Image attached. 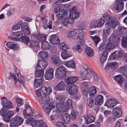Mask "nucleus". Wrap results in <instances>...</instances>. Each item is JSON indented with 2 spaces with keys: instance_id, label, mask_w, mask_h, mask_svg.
Here are the masks:
<instances>
[{
  "instance_id": "f257e3e1",
  "label": "nucleus",
  "mask_w": 127,
  "mask_h": 127,
  "mask_svg": "<svg viewBox=\"0 0 127 127\" xmlns=\"http://www.w3.org/2000/svg\"><path fill=\"white\" fill-rule=\"evenodd\" d=\"M38 100L41 104L44 110L49 114L51 110L55 108L54 102L51 100L49 96L44 95L40 98H38Z\"/></svg>"
},
{
  "instance_id": "f03ea898",
  "label": "nucleus",
  "mask_w": 127,
  "mask_h": 127,
  "mask_svg": "<svg viewBox=\"0 0 127 127\" xmlns=\"http://www.w3.org/2000/svg\"><path fill=\"white\" fill-rule=\"evenodd\" d=\"M85 70L81 72L80 73V76L82 80H90V78L89 77V75L94 79V80H98L99 78L97 74L94 71L90 70L88 67L86 65L83 66Z\"/></svg>"
},
{
  "instance_id": "7ed1b4c3",
  "label": "nucleus",
  "mask_w": 127,
  "mask_h": 127,
  "mask_svg": "<svg viewBox=\"0 0 127 127\" xmlns=\"http://www.w3.org/2000/svg\"><path fill=\"white\" fill-rule=\"evenodd\" d=\"M83 30L76 29L69 31L67 33V36L69 38H72L75 39H82L84 36Z\"/></svg>"
},
{
  "instance_id": "20e7f679",
  "label": "nucleus",
  "mask_w": 127,
  "mask_h": 127,
  "mask_svg": "<svg viewBox=\"0 0 127 127\" xmlns=\"http://www.w3.org/2000/svg\"><path fill=\"white\" fill-rule=\"evenodd\" d=\"M56 0L53 4V5L55 8V11L56 13V16L57 17H60V15L61 16L64 14V7L65 6V5L60 4L59 1V0Z\"/></svg>"
},
{
  "instance_id": "39448f33",
  "label": "nucleus",
  "mask_w": 127,
  "mask_h": 127,
  "mask_svg": "<svg viewBox=\"0 0 127 127\" xmlns=\"http://www.w3.org/2000/svg\"><path fill=\"white\" fill-rule=\"evenodd\" d=\"M103 17L106 21V25L111 28H115L118 24L117 21L114 20L110 15L107 14H104Z\"/></svg>"
},
{
  "instance_id": "423d86ee",
  "label": "nucleus",
  "mask_w": 127,
  "mask_h": 127,
  "mask_svg": "<svg viewBox=\"0 0 127 127\" xmlns=\"http://www.w3.org/2000/svg\"><path fill=\"white\" fill-rule=\"evenodd\" d=\"M24 119L19 116H16L12 118L10 122V126L11 127H17L22 124Z\"/></svg>"
},
{
  "instance_id": "0eeeda50",
  "label": "nucleus",
  "mask_w": 127,
  "mask_h": 127,
  "mask_svg": "<svg viewBox=\"0 0 127 127\" xmlns=\"http://www.w3.org/2000/svg\"><path fill=\"white\" fill-rule=\"evenodd\" d=\"M67 72L65 67L62 65L61 66L58 67L56 70V76L57 78L61 79L66 75Z\"/></svg>"
},
{
  "instance_id": "6e6552de",
  "label": "nucleus",
  "mask_w": 127,
  "mask_h": 127,
  "mask_svg": "<svg viewBox=\"0 0 127 127\" xmlns=\"http://www.w3.org/2000/svg\"><path fill=\"white\" fill-rule=\"evenodd\" d=\"M79 14L77 11L75 6L73 7L70 10L69 15V18L71 20L73 21L76 18H78L79 17Z\"/></svg>"
},
{
  "instance_id": "1a4fd4ad",
  "label": "nucleus",
  "mask_w": 127,
  "mask_h": 127,
  "mask_svg": "<svg viewBox=\"0 0 127 127\" xmlns=\"http://www.w3.org/2000/svg\"><path fill=\"white\" fill-rule=\"evenodd\" d=\"M56 108L57 110L56 111H58V112H66L68 109L64 102H60L58 103L57 105Z\"/></svg>"
},
{
  "instance_id": "9d476101",
  "label": "nucleus",
  "mask_w": 127,
  "mask_h": 127,
  "mask_svg": "<svg viewBox=\"0 0 127 127\" xmlns=\"http://www.w3.org/2000/svg\"><path fill=\"white\" fill-rule=\"evenodd\" d=\"M64 15V12L63 15L61 16V15H60V17H57L58 19H61V23L63 26H66L69 23L72 24L73 23L72 20H71L69 18H68L67 17V16L65 15L64 17H63Z\"/></svg>"
},
{
  "instance_id": "9b49d317",
  "label": "nucleus",
  "mask_w": 127,
  "mask_h": 127,
  "mask_svg": "<svg viewBox=\"0 0 127 127\" xmlns=\"http://www.w3.org/2000/svg\"><path fill=\"white\" fill-rule=\"evenodd\" d=\"M118 103V101L115 98L109 99L105 102L104 105L107 107L113 108Z\"/></svg>"
},
{
  "instance_id": "f8f14e48",
  "label": "nucleus",
  "mask_w": 127,
  "mask_h": 127,
  "mask_svg": "<svg viewBox=\"0 0 127 127\" xmlns=\"http://www.w3.org/2000/svg\"><path fill=\"white\" fill-rule=\"evenodd\" d=\"M78 87L76 85L72 84L70 86L68 85L66 89L68 91L69 93L73 95L77 93L78 92Z\"/></svg>"
},
{
  "instance_id": "ddd939ff",
  "label": "nucleus",
  "mask_w": 127,
  "mask_h": 127,
  "mask_svg": "<svg viewBox=\"0 0 127 127\" xmlns=\"http://www.w3.org/2000/svg\"><path fill=\"white\" fill-rule=\"evenodd\" d=\"M124 54L123 50H120L114 51L111 54L110 58L112 59H116L120 57H122Z\"/></svg>"
},
{
  "instance_id": "4468645a",
  "label": "nucleus",
  "mask_w": 127,
  "mask_h": 127,
  "mask_svg": "<svg viewBox=\"0 0 127 127\" xmlns=\"http://www.w3.org/2000/svg\"><path fill=\"white\" fill-rule=\"evenodd\" d=\"M118 35L121 37H123L127 35V28L120 26L118 27L117 30Z\"/></svg>"
},
{
  "instance_id": "2eb2a0df",
  "label": "nucleus",
  "mask_w": 127,
  "mask_h": 127,
  "mask_svg": "<svg viewBox=\"0 0 127 127\" xmlns=\"http://www.w3.org/2000/svg\"><path fill=\"white\" fill-rule=\"evenodd\" d=\"M123 1L121 0H116L115 4L114 6V9L119 12L123 9Z\"/></svg>"
},
{
  "instance_id": "dca6fc26",
  "label": "nucleus",
  "mask_w": 127,
  "mask_h": 127,
  "mask_svg": "<svg viewBox=\"0 0 127 127\" xmlns=\"http://www.w3.org/2000/svg\"><path fill=\"white\" fill-rule=\"evenodd\" d=\"M47 62L46 60H39L37 64L36 67H38L40 69L44 70L47 66Z\"/></svg>"
},
{
  "instance_id": "f3484780",
  "label": "nucleus",
  "mask_w": 127,
  "mask_h": 127,
  "mask_svg": "<svg viewBox=\"0 0 127 127\" xmlns=\"http://www.w3.org/2000/svg\"><path fill=\"white\" fill-rule=\"evenodd\" d=\"M1 103L3 107L6 108H10L12 107L13 105L12 102L7 100L3 97L1 100Z\"/></svg>"
},
{
  "instance_id": "a211bd4d",
  "label": "nucleus",
  "mask_w": 127,
  "mask_h": 127,
  "mask_svg": "<svg viewBox=\"0 0 127 127\" xmlns=\"http://www.w3.org/2000/svg\"><path fill=\"white\" fill-rule=\"evenodd\" d=\"M33 35L37 39L41 41H44L46 39L47 36L45 35L41 34L38 31L34 33Z\"/></svg>"
},
{
  "instance_id": "6ab92c4d",
  "label": "nucleus",
  "mask_w": 127,
  "mask_h": 127,
  "mask_svg": "<svg viewBox=\"0 0 127 127\" xmlns=\"http://www.w3.org/2000/svg\"><path fill=\"white\" fill-rule=\"evenodd\" d=\"M44 127H47V126L46 124L43 120L38 121H35L32 124L33 127H41L42 126Z\"/></svg>"
},
{
  "instance_id": "aec40b11",
  "label": "nucleus",
  "mask_w": 127,
  "mask_h": 127,
  "mask_svg": "<svg viewBox=\"0 0 127 127\" xmlns=\"http://www.w3.org/2000/svg\"><path fill=\"white\" fill-rule=\"evenodd\" d=\"M51 59L52 63L56 65H59L62 63V62L60 59L59 57L56 55H52Z\"/></svg>"
},
{
  "instance_id": "412c9836",
  "label": "nucleus",
  "mask_w": 127,
  "mask_h": 127,
  "mask_svg": "<svg viewBox=\"0 0 127 127\" xmlns=\"http://www.w3.org/2000/svg\"><path fill=\"white\" fill-rule=\"evenodd\" d=\"M103 102V96L101 95H98L95 98V104L98 106H100Z\"/></svg>"
},
{
  "instance_id": "4be33fe9",
  "label": "nucleus",
  "mask_w": 127,
  "mask_h": 127,
  "mask_svg": "<svg viewBox=\"0 0 127 127\" xmlns=\"http://www.w3.org/2000/svg\"><path fill=\"white\" fill-rule=\"evenodd\" d=\"M112 114L115 117H120L122 115L121 108L118 107L113 108L112 111Z\"/></svg>"
},
{
  "instance_id": "5701e85b",
  "label": "nucleus",
  "mask_w": 127,
  "mask_h": 127,
  "mask_svg": "<svg viewBox=\"0 0 127 127\" xmlns=\"http://www.w3.org/2000/svg\"><path fill=\"white\" fill-rule=\"evenodd\" d=\"M54 70L52 68L48 70L44 75V77L46 79L49 80L51 79L53 76Z\"/></svg>"
},
{
  "instance_id": "b1692460",
  "label": "nucleus",
  "mask_w": 127,
  "mask_h": 127,
  "mask_svg": "<svg viewBox=\"0 0 127 127\" xmlns=\"http://www.w3.org/2000/svg\"><path fill=\"white\" fill-rule=\"evenodd\" d=\"M105 22L104 20L102 18H101L98 21H94L92 23V25L94 27L99 28L102 26Z\"/></svg>"
},
{
  "instance_id": "393cba45",
  "label": "nucleus",
  "mask_w": 127,
  "mask_h": 127,
  "mask_svg": "<svg viewBox=\"0 0 127 127\" xmlns=\"http://www.w3.org/2000/svg\"><path fill=\"white\" fill-rule=\"evenodd\" d=\"M78 79V77L77 76H71L67 78L65 80L66 83L69 85V84H72L75 83L76 81Z\"/></svg>"
},
{
  "instance_id": "a878e982",
  "label": "nucleus",
  "mask_w": 127,
  "mask_h": 127,
  "mask_svg": "<svg viewBox=\"0 0 127 127\" xmlns=\"http://www.w3.org/2000/svg\"><path fill=\"white\" fill-rule=\"evenodd\" d=\"M25 81V79L21 75L17 76L16 78H14V81L15 85H18L20 83H22Z\"/></svg>"
},
{
  "instance_id": "bb28decb",
  "label": "nucleus",
  "mask_w": 127,
  "mask_h": 127,
  "mask_svg": "<svg viewBox=\"0 0 127 127\" xmlns=\"http://www.w3.org/2000/svg\"><path fill=\"white\" fill-rule=\"evenodd\" d=\"M114 79L115 81H117L121 86H122L123 84L124 79L122 75H116L114 77Z\"/></svg>"
},
{
  "instance_id": "cd10ccee",
  "label": "nucleus",
  "mask_w": 127,
  "mask_h": 127,
  "mask_svg": "<svg viewBox=\"0 0 127 127\" xmlns=\"http://www.w3.org/2000/svg\"><path fill=\"white\" fill-rule=\"evenodd\" d=\"M35 74L36 77H39L40 78L43 77L44 75V70L40 69L38 67H36Z\"/></svg>"
},
{
  "instance_id": "c85d7f7f",
  "label": "nucleus",
  "mask_w": 127,
  "mask_h": 127,
  "mask_svg": "<svg viewBox=\"0 0 127 127\" xmlns=\"http://www.w3.org/2000/svg\"><path fill=\"white\" fill-rule=\"evenodd\" d=\"M50 41L53 44H57L60 42L58 36L55 35L51 36Z\"/></svg>"
},
{
  "instance_id": "c756f323",
  "label": "nucleus",
  "mask_w": 127,
  "mask_h": 127,
  "mask_svg": "<svg viewBox=\"0 0 127 127\" xmlns=\"http://www.w3.org/2000/svg\"><path fill=\"white\" fill-rule=\"evenodd\" d=\"M85 123L86 124H89L93 122L94 120V117L90 115H89L84 117Z\"/></svg>"
},
{
  "instance_id": "7c9ffc66",
  "label": "nucleus",
  "mask_w": 127,
  "mask_h": 127,
  "mask_svg": "<svg viewBox=\"0 0 127 127\" xmlns=\"http://www.w3.org/2000/svg\"><path fill=\"white\" fill-rule=\"evenodd\" d=\"M64 64L68 67L72 68H75V63L73 60H71L65 62L64 63Z\"/></svg>"
},
{
  "instance_id": "2f4dec72",
  "label": "nucleus",
  "mask_w": 127,
  "mask_h": 127,
  "mask_svg": "<svg viewBox=\"0 0 127 127\" xmlns=\"http://www.w3.org/2000/svg\"><path fill=\"white\" fill-rule=\"evenodd\" d=\"M120 38L119 36H115L114 34H112L109 38L110 41H114L116 44L119 42L120 40Z\"/></svg>"
},
{
  "instance_id": "473e14b6",
  "label": "nucleus",
  "mask_w": 127,
  "mask_h": 127,
  "mask_svg": "<svg viewBox=\"0 0 127 127\" xmlns=\"http://www.w3.org/2000/svg\"><path fill=\"white\" fill-rule=\"evenodd\" d=\"M41 90L44 94H49L52 92V89L50 87L47 88L44 86H42L41 87Z\"/></svg>"
},
{
  "instance_id": "72a5a7b5",
  "label": "nucleus",
  "mask_w": 127,
  "mask_h": 127,
  "mask_svg": "<svg viewBox=\"0 0 127 127\" xmlns=\"http://www.w3.org/2000/svg\"><path fill=\"white\" fill-rule=\"evenodd\" d=\"M119 71L124 76L127 77V66L125 65L120 67L119 69Z\"/></svg>"
},
{
  "instance_id": "f704fd0d",
  "label": "nucleus",
  "mask_w": 127,
  "mask_h": 127,
  "mask_svg": "<svg viewBox=\"0 0 127 127\" xmlns=\"http://www.w3.org/2000/svg\"><path fill=\"white\" fill-rule=\"evenodd\" d=\"M65 86L64 82L63 81H61L59 83L57 86L55 87V89L57 90L62 91Z\"/></svg>"
},
{
  "instance_id": "c9c22d12",
  "label": "nucleus",
  "mask_w": 127,
  "mask_h": 127,
  "mask_svg": "<svg viewBox=\"0 0 127 127\" xmlns=\"http://www.w3.org/2000/svg\"><path fill=\"white\" fill-rule=\"evenodd\" d=\"M33 111L31 109L24 110L23 111V115L24 116H31L32 115Z\"/></svg>"
},
{
  "instance_id": "e433bc0d",
  "label": "nucleus",
  "mask_w": 127,
  "mask_h": 127,
  "mask_svg": "<svg viewBox=\"0 0 127 127\" xmlns=\"http://www.w3.org/2000/svg\"><path fill=\"white\" fill-rule=\"evenodd\" d=\"M21 29L25 34L27 35L30 34V31L29 28L27 25H26L24 26H22Z\"/></svg>"
},
{
  "instance_id": "4c0bfd02",
  "label": "nucleus",
  "mask_w": 127,
  "mask_h": 127,
  "mask_svg": "<svg viewBox=\"0 0 127 127\" xmlns=\"http://www.w3.org/2000/svg\"><path fill=\"white\" fill-rule=\"evenodd\" d=\"M107 52L106 51H105L103 52L100 59V61L101 64H103L107 58Z\"/></svg>"
},
{
  "instance_id": "58836bf2",
  "label": "nucleus",
  "mask_w": 127,
  "mask_h": 127,
  "mask_svg": "<svg viewBox=\"0 0 127 127\" xmlns=\"http://www.w3.org/2000/svg\"><path fill=\"white\" fill-rule=\"evenodd\" d=\"M12 34L17 38L20 39L22 36L23 33L21 31H18L15 32H13Z\"/></svg>"
},
{
  "instance_id": "ea45409f",
  "label": "nucleus",
  "mask_w": 127,
  "mask_h": 127,
  "mask_svg": "<svg viewBox=\"0 0 127 127\" xmlns=\"http://www.w3.org/2000/svg\"><path fill=\"white\" fill-rule=\"evenodd\" d=\"M96 89L95 86L91 87L89 90V93L90 96H93L96 93Z\"/></svg>"
},
{
  "instance_id": "a19ab883",
  "label": "nucleus",
  "mask_w": 127,
  "mask_h": 127,
  "mask_svg": "<svg viewBox=\"0 0 127 127\" xmlns=\"http://www.w3.org/2000/svg\"><path fill=\"white\" fill-rule=\"evenodd\" d=\"M62 119L65 123H68L69 119V116L66 113H64L62 115Z\"/></svg>"
},
{
  "instance_id": "79ce46f5",
  "label": "nucleus",
  "mask_w": 127,
  "mask_h": 127,
  "mask_svg": "<svg viewBox=\"0 0 127 127\" xmlns=\"http://www.w3.org/2000/svg\"><path fill=\"white\" fill-rule=\"evenodd\" d=\"M121 38L122 46L123 47L125 48H127V35L125 37Z\"/></svg>"
},
{
  "instance_id": "37998d69",
  "label": "nucleus",
  "mask_w": 127,
  "mask_h": 127,
  "mask_svg": "<svg viewBox=\"0 0 127 127\" xmlns=\"http://www.w3.org/2000/svg\"><path fill=\"white\" fill-rule=\"evenodd\" d=\"M87 55L89 56H92L94 52L92 49L90 47H87L85 49Z\"/></svg>"
},
{
  "instance_id": "c03bdc74",
  "label": "nucleus",
  "mask_w": 127,
  "mask_h": 127,
  "mask_svg": "<svg viewBox=\"0 0 127 127\" xmlns=\"http://www.w3.org/2000/svg\"><path fill=\"white\" fill-rule=\"evenodd\" d=\"M23 23V22L20 21L16 25L13 26L12 29V30L15 31L20 29Z\"/></svg>"
},
{
  "instance_id": "a18cd8bd",
  "label": "nucleus",
  "mask_w": 127,
  "mask_h": 127,
  "mask_svg": "<svg viewBox=\"0 0 127 127\" xmlns=\"http://www.w3.org/2000/svg\"><path fill=\"white\" fill-rule=\"evenodd\" d=\"M39 44V43L37 41L33 40L30 41L29 43V46L31 47H38Z\"/></svg>"
},
{
  "instance_id": "49530a36",
  "label": "nucleus",
  "mask_w": 127,
  "mask_h": 127,
  "mask_svg": "<svg viewBox=\"0 0 127 127\" xmlns=\"http://www.w3.org/2000/svg\"><path fill=\"white\" fill-rule=\"evenodd\" d=\"M118 64L116 62H112L108 63L106 66L107 69H109L110 67H112V66L114 67H117L118 65Z\"/></svg>"
},
{
  "instance_id": "de8ad7c7",
  "label": "nucleus",
  "mask_w": 127,
  "mask_h": 127,
  "mask_svg": "<svg viewBox=\"0 0 127 127\" xmlns=\"http://www.w3.org/2000/svg\"><path fill=\"white\" fill-rule=\"evenodd\" d=\"M42 82L43 80L41 78L35 79L34 82L35 86L36 87H39L40 85L42 83Z\"/></svg>"
},
{
  "instance_id": "09e8293b",
  "label": "nucleus",
  "mask_w": 127,
  "mask_h": 127,
  "mask_svg": "<svg viewBox=\"0 0 127 127\" xmlns=\"http://www.w3.org/2000/svg\"><path fill=\"white\" fill-rule=\"evenodd\" d=\"M64 104H66L68 109L69 108H71L72 107V101L70 99H68L66 102H65Z\"/></svg>"
},
{
  "instance_id": "8fccbe9b",
  "label": "nucleus",
  "mask_w": 127,
  "mask_h": 127,
  "mask_svg": "<svg viewBox=\"0 0 127 127\" xmlns=\"http://www.w3.org/2000/svg\"><path fill=\"white\" fill-rule=\"evenodd\" d=\"M110 29L107 27H104L103 30V36H106L109 34Z\"/></svg>"
},
{
  "instance_id": "3c124183",
  "label": "nucleus",
  "mask_w": 127,
  "mask_h": 127,
  "mask_svg": "<svg viewBox=\"0 0 127 127\" xmlns=\"http://www.w3.org/2000/svg\"><path fill=\"white\" fill-rule=\"evenodd\" d=\"M41 47L45 50L48 49L50 47L48 43L46 41H44L42 43Z\"/></svg>"
},
{
  "instance_id": "603ef678",
  "label": "nucleus",
  "mask_w": 127,
  "mask_h": 127,
  "mask_svg": "<svg viewBox=\"0 0 127 127\" xmlns=\"http://www.w3.org/2000/svg\"><path fill=\"white\" fill-rule=\"evenodd\" d=\"M115 47V45H113L110 42H108L107 43L106 48V51H109L111 49L114 48ZM106 51V50H105Z\"/></svg>"
},
{
  "instance_id": "864d4df0",
  "label": "nucleus",
  "mask_w": 127,
  "mask_h": 127,
  "mask_svg": "<svg viewBox=\"0 0 127 127\" xmlns=\"http://www.w3.org/2000/svg\"><path fill=\"white\" fill-rule=\"evenodd\" d=\"M61 56L64 59H65L70 56L68 54H67L66 50H63L62 51Z\"/></svg>"
},
{
  "instance_id": "5fc2aeb1",
  "label": "nucleus",
  "mask_w": 127,
  "mask_h": 127,
  "mask_svg": "<svg viewBox=\"0 0 127 127\" xmlns=\"http://www.w3.org/2000/svg\"><path fill=\"white\" fill-rule=\"evenodd\" d=\"M59 48L62 50H65L64 49H68V46L66 44H65L64 42H63L61 43L59 46Z\"/></svg>"
},
{
  "instance_id": "6e6d98bb",
  "label": "nucleus",
  "mask_w": 127,
  "mask_h": 127,
  "mask_svg": "<svg viewBox=\"0 0 127 127\" xmlns=\"http://www.w3.org/2000/svg\"><path fill=\"white\" fill-rule=\"evenodd\" d=\"M21 41L26 44H28L29 41H30V39L29 37L26 36H22Z\"/></svg>"
},
{
  "instance_id": "4d7b16f0",
  "label": "nucleus",
  "mask_w": 127,
  "mask_h": 127,
  "mask_svg": "<svg viewBox=\"0 0 127 127\" xmlns=\"http://www.w3.org/2000/svg\"><path fill=\"white\" fill-rule=\"evenodd\" d=\"M94 100L93 99L90 97L87 99V103L88 105L89 106L90 108L92 107V105L93 104Z\"/></svg>"
},
{
  "instance_id": "13d9d810",
  "label": "nucleus",
  "mask_w": 127,
  "mask_h": 127,
  "mask_svg": "<svg viewBox=\"0 0 127 127\" xmlns=\"http://www.w3.org/2000/svg\"><path fill=\"white\" fill-rule=\"evenodd\" d=\"M38 55L41 58L43 59H46L48 57L47 53L44 51L39 52L38 53Z\"/></svg>"
},
{
  "instance_id": "bf43d9fd",
  "label": "nucleus",
  "mask_w": 127,
  "mask_h": 127,
  "mask_svg": "<svg viewBox=\"0 0 127 127\" xmlns=\"http://www.w3.org/2000/svg\"><path fill=\"white\" fill-rule=\"evenodd\" d=\"M65 123L61 122H58L56 123V125L58 127H66V126L65 125Z\"/></svg>"
},
{
  "instance_id": "052dcab7",
  "label": "nucleus",
  "mask_w": 127,
  "mask_h": 127,
  "mask_svg": "<svg viewBox=\"0 0 127 127\" xmlns=\"http://www.w3.org/2000/svg\"><path fill=\"white\" fill-rule=\"evenodd\" d=\"M16 100L19 106H21L23 104L22 100L20 98L17 97L16 98Z\"/></svg>"
},
{
  "instance_id": "680f3d73",
  "label": "nucleus",
  "mask_w": 127,
  "mask_h": 127,
  "mask_svg": "<svg viewBox=\"0 0 127 127\" xmlns=\"http://www.w3.org/2000/svg\"><path fill=\"white\" fill-rule=\"evenodd\" d=\"M35 121L33 118H30L26 120L27 123L29 124H30L32 126L33 124L34 123V122Z\"/></svg>"
},
{
  "instance_id": "e2e57ef3",
  "label": "nucleus",
  "mask_w": 127,
  "mask_h": 127,
  "mask_svg": "<svg viewBox=\"0 0 127 127\" xmlns=\"http://www.w3.org/2000/svg\"><path fill=\"white\" fill-rule=\"evenodd\" d=\"M56 99L57 100L60 102H64L65 99L64 97L61 96H57L56 97Z\"/></svg>"
},
{
  "instance_id": "0e129e2a",
  "label": "nucleus",
  "mask_w": 127,
  "mask_h": 127,
  "mask_svg": "<svg viewBox=\"0 0 127 127\" xmlns=\"http://www.w3.org/2000/svg\"><path fill=\"white\" fill-rule=\"evenodd\" d=\"M14 74L15 76L17 77L21 75L19 69L17 68H15L14 69Z\"/></svg>"
},
{
  "instance_id": "69168bd1",
  "label": "nucleus",
  "mask_w": 127,
  "mask_h": 127,
  "mask_svg": "<svg viewBox=\"0 0 127 127\" xmlns=\"http://www.w3.org/2000/svg\"><path fill=\"white\" fill-rule=\"evenodd\" d=\"M3 116V120L5 122H7L10 121V117H9V116H8L7 114H5Z\"/></svg>"
},
{
  "instance_id": "338daca9",
  "label": "nucleus",
  "mask_w": 127,
  "mask_h": 127,
  "mask_svg": "<svg viewBox=\"0 0 127 127\" xmlns=\"http://www.w3.org/2000/svg\"><path fill=\"white\" fill-rule=\"evenodd\" d=\"M6 111V108L3 107L1 110L0 111V113L2 116H3L5 115Z\"/></svg>"
},
{
  "instance_id": "774afa93",
  "label": "nucleus",
  "mask_w": 127,
  "mask_h": 127,
  "mask_svg": "<svg viewBox=\"0 0 127 127\" xmlns=\"http://www.w3.org/2000/svg\"><path fill=\"white\" fill-rule=\"evenodd\" d=\"M72 119V120H74L76 118V113L72 111L71 112V114H70L69 118Z\"/></svg>"
}]
</instances>
